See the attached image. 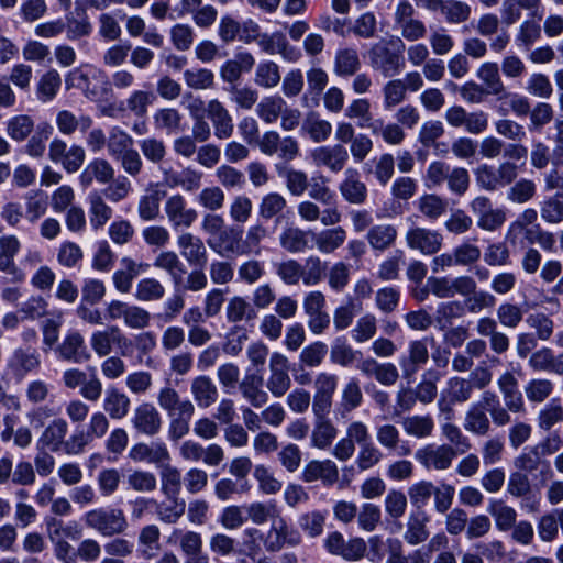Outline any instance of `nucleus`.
Segmentation results:
<instances>
[{"label":"nucleus","mask_w":563,"mask_h":563,"mask_svg":"<svg viewBox=\"0 0 563 563\" xmlns=\"http://www.w3.org/2000/svg\"><path fill=\"white\" fill-rule=\"evenodd\" d=\"M82 520L87 528L107 538L121 536L129 527L124 511L115 507H97L90 509L85 512Z\"/></svg>","instance_id":"obj_1"},{"label":"nucleus","mask_w":563,"mask_h":563,"mask_svg":"<svg viewBox=\"0 0 563 563\" xmlns=\"http://www.w3.org/2000/svg\"><path fill=\"white\" fill-rule=\"evenodd\" d=\"M473 394V385L470 379L461 376L450 377L441 389L437 401L439 418L453 420L455 418L454 406L467 402L472 399Z\"/></svg>","instance_id":"obj_2"},{"label":"nucleus","mask_w":563,"mask_h":563,"mask_svg":"<svg viewBox=\"0 0 563 563\" xmlns=\"http://www.w3.org/2000/svg\"><path fill=\"white\" fill-rule=\"evenodd\" d=\"M398 51H393L387 43L378 42L374 43L367 52L371 68L384 78L399 75L405 67L402 57L405 44L400 38H398Z\"/></svg>","instance_id":"obj_3"},{"label":"nucleus","mask_w":563,"mask_h":563,"mask_svg":"<svg viewBox=\"0 0 563 563\" xmlns=\"http://www.w3.org/2000/svg\"><path fill=\"white\" fill-rule=\"evenodd\" d=\"M394 29L401 35V41L419 42L427 36L423 21L416 18V9L409 0H399L394 10Z\"/></svg>","instance_id":"obj_4"},{"label":"nucleus","mask_w":563,"mask_h":563,"mask_svg":"<svg viewBox=\"0 0 563 563\" xmlns=\"http://www.w3.org/2000/svg\"><path fill=\"white\" fill-rule=\"evenodd\" d=\"M269 376L266 388L275 398L285 396L291 387L290 364L286 355L273 352L268 362Z\"/></svg>","instance_id":"obj_5"},{"label":"nucleus","mask_w":563,"mask_h":563,"mask_svg":"<svg viewBox=\"0 0 563 563\" xmlns=\"http://www.w3.org/2000/svg\"><path fill=\"white\" fill-rule=\"evenodd\" d=\"M324 549L332 555L346 561H358L364 558L367 545L363 538L355 537L347 541L339 531H332L323 540Z\"/></svg>","instance_id":"obj_6"},{"label":"nucleus","mask_w":563,"mask_h":563,"mask_svg":"<svg viewBox=\"0 0 563 563\" xmlns=\"http://www.w3.org/2000/svg\"><path fill=\"white\" fill-rule=\"evenodd\" d=\"M301 543L298 530L291 528L280 515L272 522L266 533L264 545L267 552H279L285 547H297Z\"/></svg>","instance_id":"obj_7"},{"label":"nucleus","mask_w":563,"mask_h":563,"mask_svg":"<svg viewBox=\"0 0 563 563\" xmlns=\"http://www.w3.org/2000/svg\"><path fill=\"white\" fill-rule=\"evenodd\" d=\"M456 454L450 444H429L419 449L415 457L427 470L445 471L451 467Z\"/></svg>","instance_id":"obj_8"},{"label":"nucleus","mask_w":563,"mask_h":563,"mask_svg":"<svg viewBox=\"0 0 563 563\" xmlns=\"http://www.w3.org/2000/svg\"><path fill=\"white\" fill-rule=\"evenodd\" d=\"M470 209L477 218V227L484 231H496L506 221L505 211L499 208H494L488 197H475L470 202Z\"/></svg>","instance_id":"obj_9"},{"label":"nucleus","mask_w":563,"mask_h":563,"mask_svg":"<svg viewBox=\"0 0 563 563\" xmlns=\"http://www.w3.org/2000/svg\"><path fill=\"white\" fill-rule=\"evenodd\" d=\"M409 249L419 251L423 255H433L442 247L443 236L437 230L422 227H411L405 234Z\"/></svg>","instance_id":"obj_10"},{"label":"nucleus","mask_w":563,"mask_h":563,"mask_svg":"<svg viewBox=\"0 0 563 563\" xmlns=\"http://www.w3.org/2000/svg\"><path fill=\"white\" fill-rule=\"evenodd\" d=\"M164 211L173 229H188L197 220L198 213L195 209L188 208L187 201L180 194L168 197L164 205Z\"/></svg>","instance_id":"obj_11"},{"label":"nucleus","mask_w":563,"mask_h":563,"mask_svg":"<svg viewBox=\"0 0 563 563\" xmlns=\"http://www.w3.org/2000/svg\"><path fill=\"white\" fill-rule=\"evenodd\" d=\"M177 246L189 266L202 268L208 263V251L200 236L184 231L177 236Z\"/></svg>","instance_id":"obj_12"},{"label":"nucleus","mask_w":563,"mask_h":563,"mask_svg":"<svg viewBox=\"0 0 563 563\" xmlns=\"http://www.w3.org/2000/svg\"><path fill=\"white\" fill-rule=\"evenodd\" d=\"M310 157L317 167H325L336 174L349 162V152L342 144L323 145L311 151Z\"/></svg>","instance_id":"obj_13"},{"label":"nucleus","mask_w":563,"mask_h":563,"mask_svg":"<svg viewBox=\"0 0 563 563\" xmlns=\"http://www.w3.org/2000/svg\"><path fill=\"white\" fill-rule=\"evenodd\" d=\"M130 421L137 433L147 437L158 434L163 424L159 411L151 402H142L136 406Z\"/></svg>","instance_id":"obj_14"},{"label":"nucleus","mask_w":563,"mask_h":563,"mask_svg":"<svg viewBox=\"0 0 563 563\" xmlns=\"http://www.w3.org/2000/svg\"><path fill=\"white\" fill-rule=\"evenodd\" d=\"M41 354L33 347H16L8 360V368L19 379L41 368Z\"/></svg>","instance_id":"obj_15"},{"label":"nucleus","mask_w":563,"mask_h":563,"mask_svg":"<svg viewBox=\"0 0 563 563\" xmlns=\"http://www.w3.org/2000/svg\"><path fill=\"white\" fill-rule=\"evenodd\" d=\"M479 153L487 159H494L504 153V157L508 159L521 161L527 157L528 150L525 145L519 143L505 144L501 140L495 136H487L481 142Z\"/></svg>","instance_id":"obj_16"},{"label":"nucleus","mask_w":563,"mask_h":563,"mask_svg":"<svg viewBox=\"0 0 563 563\" xmlns=\"http://www.w3.org/2000/svg\"><path fill=\"white\" fill-rule=\"evenodd\" d=\"M56 354L59 360L75 364L85 363L91 357L84 336L77 330L66 333L62 343L56 347Z\"/></svg>","instance_id":"obj_17"},{"label":"nucleus","mask_w":563,"mask_h":563,"mask_svg":"<svg viewBox=\"0 0 563 563\" xmlns=\"http://www.w3.org/2000/svg\"><path fill=\"white\" fill-rule=\"evenodd\" d=\"M115 176V169L106 158H93L81 170L78 180L82 189L90 188L93 183L99 185L110 184Z\"/></svg>","instance_id":"obj_18"},{"label":"nucleus","mask_w":563,"mask_h":563,"mask_svg":"<svg viewBox=\"0 0 563 563\" xmlns=\"http://www.w3.org/2000/svg\"><path fill=\"white\" fill-rule=\"evenodd\" d=\"M300 479L305 483L321 481L324 486H332L339 481V468L332 460H311L302 468Z\"/></svg>","instance_id":"obj_19"},{"label":"nucleus","mask_w":563,"mask_h":563,"mask_svg":"<svg viewBox=\"0 0 563 563\" xmlns=\"http://www.w3.org/2000/svg\"><path fill=\"white\" fill-rule=\"evenodd\" d=\"M297 211L302 221H320L324 227L335 225L340 223L342 219V213L338 206H327L325 209L321 210L319 205L312 200H303L299 202Z\"/></svg>","instance_id":"obj_20"},{"label":"nucleus","mask_w":563,"mask_h":563,"mask_svg":"<svg viewBox=\"0 0 563 563\" xmlns=\"http://www.w3.org/2000/svg\"><path fill=\"white\" fill-rule=\"evenodd\" d=\"M21 250V242L15 235L0 238V272L11 275L18 283L25 278L24 273L15 264L14 257Z\"/></svg>","instance_id":"obj_21"},{"label":"nucleus","mask_w":563,"mask_h":563,"mask_svg":"<svg viewBox=\"0 0 563 563\" xmlns=\"http://www.w3.org/2000/svg\"><path fill=\"white\" fill-rule=\"evenodd\" d=\"M129 455L135 462L154 464L158 468L165 463L170 462L169 450L163 441L136 443L131 448Z\"/></svg>","instance_id":"obj_22"},{"label":"nucleus","mask_w":563,"mask_h":563,"mask_svg":"<svg viewBox=\"0 0 563 563\" xmlns=\"http://www.w3.org/2000/svg\"><path fill=\"white\" fill-rule=\"evenodd\" d=\"M257 45L262 52L268 55L279 54L285 60L290 63H295L301 57L300 51L290 45L286 36L280 32L263 33Z\"/></svg>","instance_id":"obj_23"},{"label":"nucleus","mask_w":563,"mask_h":563,"mask_svg":"<svg viewBox=\"0 0 563 563\" xmlns=\"http://www.w3.org/2000/svg\"><path fill=\"white\" fill-rule=\"evenodd\" d=\"M68 422L64 418H55L44 427L41 435L36 441L37 450H48L51 452H59L63 450L66 435L68 433Z\"/></svg>","instance_id":"obj_24"},{"label":"nucleus","mask_w":563,"mask_h":563,"mask_svg":"<svg viewBox=\"0 0 563 563\" xmlns=\"http://www.w3.org/2000/svg\"><path fill=\"white\" fill-rule=\"evenodd\" d=\"M338 188L342 198L351 205H363L368 196L367 186L361 180L360 172L352 167L344 170Z\"/></svg>","instance_id":"obj_25"},{"label":"nucleus","mask_w":563,"mask_h":563,"mask_svg":"<svg viewBox=\"0 0 563 563\" xmlns=\"http://www.w3.org/2000/svg\"><path fill=\"white\" fill-rule=\"evenodd\" d=\"M263 385V376L260 373H251L249 368L239 383V390L252 407L262 408L269 399L268 393L264 390Z\"/></svg>","instance_id":"obj_26"},{"label":"nucleus","mask_w":563,"mask_h":563,"mask_svg":"<svg viewBox=\"0 0 563 563\" xmlns=\"http://www.w3.org/2000/svg\"><path fill=\"white\" fill-rule=\"evenodd\" d=\"M428 360L429 350L427 339L410 341L408 344V354L399 358L404 377H412L420 367L427 364Z\"/></svg>","instance_id":"obj_27"},{"label":"nucleus","mask_w":563,"mask_h":563,"mask_svg":"<svg viewBox=\"0 0 563 563\" xmlns=\"http://www.w3.org/2000/svg\"><path fill=\"white\" fill-rule=\"evenodd\" d=\"M206 111L212 123L214 136L219 140L231 137L234 131L233 119L223 103L212 99L208 101Z\"/></svg>","instance_id":"obj_28"},{"label":"nucleus","mask_w":563,"mask_h":563,"mask_svg":"<svg viewBox=\"0 0 563 563\" xmlns=\"http://www.w3.org/2000/svg\"><path fill=\"white\" fill-rule=\"evenodd\" d=\"M158 406L166 411L168 417L183 413L185 416L195 413V406L191 400L183 399L173 387H164L157 395Z\"/></svg>","instance_id":"obj_29"},{"label":"nucleus","mask_w":563,"mask_h":563,"mask_svg":"<svg viewBox=\"0 0 563 563\" xmlns=\"http://www.w3.org/2000/svg\"><path fill=\"white\" fill-rule=\"evenodd\" d=\"M398 238V230L394 224L380 223L372 225L365 239L374 252H385L391 249Z\"/></svg>","instance_id":"obj_30"},{"label":"nucleus","mask_w":563,"mask_h":563,"mask_svg":"<svg viewBox=\"0 0 563 563\" xmlns=\"http://www.w3.org/2000/svg\"><path fill=\"white\" fill-rule=\"evenodd\" d=\"M362 67L360 54L354 47H340L333 59V74L341 78L353 77Z\"/></svg>","instance_id":"obj_31"},{"label":"nucleus","mask_w":563,"mask_h":563,"mask_svg":"<svg viewBox=\"0 0 563 563\" xmlns=\"http://www.w3.org/2000/svg\"><path fill=\"white\" fill-rule=\"evenodd\" d=\"M377 442L388 451L396 452L399 456L411 453L407 441L401 440L400 431L391 423H385L376 428Z\"/></svg>","instance_id":"obj_32"},{"label":"nucleus","mask_w":563,"mask_h":563,"mask_svg":"<svg viewBox=\"0 0 563 563\" xmlns=\"http://www.w3.org/2000/svg\"><path fill=\"white\" fill-rule=\"evenodd\" d=\"M241 230H236L233 227L223 228L216 236V239H209L208 245L210 249L219 255L236 254L242 255L241 243Z\"/></svg>","instance_id":"obj_33"},{"label":"nucleus","mask_w":563,"mask_h":563,"mask_svg":"<svg viewBox=\"0 0 563 563\" xmlns=\"http://www.w3.org/2000/svg\"><path fill=\"white\" fill-rule=\"evenodd\" d=\"M331 227L312 233L316 247L321 254L334 253L346 241L347 233L343 227L336 224Z\"/></svg>","instance_id":"obj_34"},{"label":"nucleus","mask_w":563,"mask_h":563,"mask_svg":"<svg viewBox=\"0 0 563 563\" xmlns=\"http://www.w3.org/2000/svg\"><path fill=\"white\" fill-rule=\"evenodd\" d=\"M338 433L339 430L330 418L313 419L310 446L318 450H328L332 446Z\"/></svg>","instance_id":"obj_35"},{"label":"nucleus","mask_w":563,"mask_h":563,"mask_svg":"<svg viewBox=\"0 0 563 563\" xmlns=\"http://www.w3.org/2000/svg\"><path fill=\"white\" fill-rule=\"evenodd\" d=\"M104 413L111 419L121 420L128 416L131 407L129 396L117 387H109L106 390L103 404Z\"/></svg>","instance_id":"obj_36"},{"label":"nucleus","mask_w":563,"mask_h":563,"mask_svg":"<svg viewBox=\"0 0 563 563\" xmlns=\"http://www.w3.org/2000/svg\"><path fill=\"white\" fill-rule=\"evenodd\" d=\"M87 201L89 205L90 225L93 230L98 231L112 218L113 210L106 202L100 191H91L87 197Z\"/></svg>","instance_id":"obj_37"},{"label":"nucleus","mask_w":563,"mask_h":563,"mask_svg":"<svg viewBox=\"0 0 563 563\" xmlns=\"http://www.w3.org/2000/svg\"><path fill=\"white\" fill-rule=\"evenodd\" d=\"M190 391L200 408H209L217 401L219 396L216 384L206 375H200L192 379Z\"/></svg>","instance_id":"obj_38"},{"label":"nucleus","mask_w":563,"mask_h":563,"mask_svg":"<svg viewBox=\"0 0 563 563\" xmlns=\"http://www.w3.org/2000/svg\"><path fill=\"white\" fill-rule=\"evenodd\" d=\"M64 25L69 41L89 36L92 32L91 22L84 9H76L74 12L66 14Z\"/></svg>","instance_id":"obj_39"},{"label":"nucleus","mask_w":563,"mask_h":563,"mask_svg":"<svg viewBox=\"0 0 563 563\" xmlns=\"http://www.w3.org/2000/svg\"><path fill=\"white\" fill-rule=\"evenodd\" d=\"M153 266L166 272L175 287L181 284L183 274L186 272V268L176 252L162 251L155 256Z\"/></svg>","instance_id":"obj_40"},{"label":"nucleus","mask_w":563,"mask_h":563,"mask_svg":"<svg viewBox=\"0 0 563 563\" xmlns=\"http://www.w3.org/2000/svg\"><path fill=\"white\" fill-rule=\"evenodd\" d=\"M169 543H177L185 556L203 553L202 536L192 530L175 528L168 537Z\"/></svg>","instance_id":"obj_41"},{"label":"nucleus","mask_w":563,"mask_h":563,"mask_svg":"<svg viewBox=\"0 0 563 563\" xmlns=\"http://www.w3.org/2000/svg\"><path fill=\"white\" fill-rule=\"evenodd\" d=\"M463 428L475 435H486L490 430V420L483 405L472 404L465 412Z\"/></svg>","instance_id":"obj_42"},{"label":"nucleus","mask_w":563,"mask_h":563,"mask_svg":"<svg viewBox=\"0 0 563 563\" xmlns=\"http://www.w3.org/2000/svg\"><path fill=\"white\" fill-rule=\"evenodd\" d=\"M122 269H118L112 275V282L115 289L121 294H128L133 284V279L140 274L141 268L147 265L137 264L131 257H123L121 260Z\"/></svg>","instance_id":"obj_43"},{"label":"nucleus","mask_w":563,"mask_h":563,"mask_svg":"<svg viewBox=\"0 0 563 563\" xmlns=\"http://www.w3.org/2000/svg\"><path fill=\"white\" fill-rule=\"evenodd\" d=\"M62 87V77L56 69H48L37 80L35 85L36 99L42 103L51 102L55 99Z\"/></svg>","instance_id":"obj_44"},{"label":"nucleus","mask_w":563,"mask_h":563,"mask_svg":"<svg viewBox=\"0 0 563 563\" xmlns=\"http://www.w3.org/2000/svg\"><path fill=\"white\" fill-rule=\"evenodd\" d=\"M161 530L156 525L144 526L137 536V551L143 559L156 556L161 550Z\"/></svg>","instance_id":"obj_45"},{"label":"nucleus","mask_w":563,"mask_h":563,"mask_svg":"<svg viewBox=\"0 0 563 563\" xmlns=\"http://www.w3.org/2000/svg\"><path fill=\"white\" fill-rule=\"evenodd\" d=\"M161 492L166 499L179 498L181 490V473L169 462L159 467Z\"/></svg>","instance_id":"obj_46"},{"label":"nucleus","mask_w":563,"mask_h":563,"mask_svg":"<svg viewBox=\"0 0 563 563\" xmlns=\"http://www.w3.org/2000/svg\"><path fill=\"white\" fill-rule=\"evenodd\" d=\"M428 521V516L422 511L410 514L406 523V531L404 533L405 541L410 545H417L424 542L430 534L427 528Z\"/></svg>","instance_id":"obj_47"},{"label":"nucleus","mask_w":563,"mask_h":563,"mask_svg":"<svg viewBox=\"0 0 563 563\" xmlns=\"http://www.w3.org/2000/svg\"><path fill=\"white\" fill-rule=\"evenodd\" d=\"M308 92L302 101L306 107L318 104L319 96L329 82V76L321 67H312L307 71Z\"/></svg>","instance_id":"obj_48"},{"label":"nucleus","mask_w":563,"mask_h":563,"mask_svg":"<svg viewBox=\"0 0 563 563\" xmlns=\"http://www.w3.org/2000/svg\"><path fill=\"white\" fill-rule=\"evenodd\" d=\"M401 427L407 435L424 439L432 435L434 420L430 415L407 416L401 420Z\"/></svg>","instance_id":"obj_49"},{"label":"nucleus","mask_w":563,"mask_h":563,"mask_svg":"<svg viewBox=\"0 0 563 563\" xmlns=\"http://www.w3.org/2000/svg\"><path fill=\"white\" fill-rule=\"evenodd\" d=\"M308 234L298 227H287L279 234V245L288 253H302L309 247Z\"/></svg>","instance_id":"obj_50"},{"label":"nucleus","mask_w":563,"mask_h":563,"mask_svg":"<svg viewBox=\"0 0 563 563\" xmlns=\"http://www.w3.org/2000/svg\"><path fill=\"white\" fill-rule=\"evenodd\" d=\"M301 132L307 134L314 143L325 142L332 133V124L321 119L317 112L308 113L303 120Z\"/></svg>","instance_id":"obj_51"},{"label":"nucleus","mask_w":563,"mask_h":563,"mask_svg":"<svg viewBox=\"0 0 563 563\" xmlns=\"http://www.w3.org/2000/svg\"><path fill=\"white\" fill-rule=\"evenodd\" d=\"M487 511L494 518L495 526L499 531H509L516 523V509L506 505L503 500L492 499L487 507Z\"/></svg>","instance_id":"obj_52"},{"label":"nucleus","mask_w":563,"mask_h":563,"mask_svg":"<svg viewBox=\"0 0 563 563\" xmlns=\"http://www.w3.org/2000/svg\"><path fill=\"white\" fill-rule=\"evenodd\" d=\"M442 374L435 369H428L422 374L420 383L415 388L416 398L422 405H429L438 396V383Z\"/></svg>","instance_id":"obj_53"},{"label":"nucleus","mask_w":563,"mask_h":563,"mask_svg":"<svg viewBox=\"0 0 563 563\" xmlns=\"http://www.w3.org/2000/svg\"><path fill=\"white\" fill-rule=\"evenodd\" d=\"M476 76L484 84L483 87L489 95L499 97L501 93H505V86L496 63L486 62L482 64L476 71Z\"/></svg>","instance_id":"obj_54"},{"label":"nucleus","mask_w":563,"mask_h":563,"mask_svg":"<svg viewBox=\"0 0 563 563\" xmlns=\"http://www.w3.org/2000/svg\"><path fill=\"white\" fill-rule=\"evenodd\" d=\"M96 77V70L75 68L66 76V85L68 88H76L84 92V95L95 100L98 97V91L91 87L90 79Z\"/></svg>","instance_id":"obj_55"},{"label":"nucleus","mask_w":563,"mask_h":563,"mask_svg":"<svg viewBox=\"0 0 563 563\" xmlns=\"http://www.w3.org/2000/svg\"><path fill=\"white\" fill-rule=\"evenodd\" d=\"M225 318L229 323L250 321L255 318V310L244 297L233 296L225 307Z\"/></svg>","instance_id":"obj_56"},{"label":"nucleus","mask_w":563,"mask_h":563,"mask_svg":"<svg viewBox=\"0 0 563 563\" xmlns=\"http://www.w3.org/2000/svg\"><path fill=\"white\" fill-rule=\"evenodd\" d=\"M363 402V393L360 386V382L356 377L350 378L341 390V400L339 409L342 415L350 413L351 411L358 408Z\"/></svg>","instance_id":"obj_57"},{"label":"nucleus","mask_w":563,"mask_h":563,"mask_svg":"<svg viewBox=\"0 0 563 563\" xmlns=\"http://www.w3.org/2000/svg\"><path fill=\"white\" fill-rule=\"evenodd\" d=\"M302 284L307 287L317 286L325 277L327 263L318 255L308 256L301 264Z\"/></svg>","instance_id":"obj_58"},{"label":"nucleus","mask_w":563,"mask_h":563,"mask_svg":"<svg viewBox=\"0 0 563 563\" xmlns=\"http://www.w3.org/2000/svg\"><path fill=\"white\" fill-rule=\"evenodd\" d=\"M268 236V229L262 223L250 225L245 232V238L241 242L242 255H260L262 253V242Z\"/></svg>","instance_id":"obj_59"},{"label":"nucleus","mask_w":563,"mask_h":563,"mask_svg":"<svg viewBox=\"0 0 563 563\" xmlns=\"http://www.w3.org/2000/svg\"><path fill=\"white\" fill-rule=\"evenodd\" d=\"M286 101L279 96L264 97L256 106L257 117L265 123H275L284 112Z\"/></svg>","instance_id":"obj_60"},{"label":"nucleus","mask_w":563,"mask_h":563,"mask_svg":"<svg viewBox=\"0 0 563 563\" xmlns=\"http://www.w3.org/2000/svg\"><path fill=\"white\" fill-rule=\"evenodd\" d=\"M276 276L286 286H296L302 282L301 263L295 258H286L273 264Z\"/></svg>","instance_id":"obj_61"},{"label":"nucleus","mask_w":563,"mask_h":563,"mask_svg":"<svg viewBox=\"0 0 563 563\" xmlns=\"http://www.w3.org/2000/svg\"><path fill=\"white\" fill-rule=\"evenodd\" d=\"M133 137L123 129L112 126L109 131L107 150L110 157L115 159L126 151L133 148Z\"/></svg>","instance_id":"obj_62"},{"label":"nucleus","mask_w":563,"mask_h":563,"mask_svg":"<svg viewBox=\"0 0 563 563\" xmlns=\"http://www.w3.org/2000/svg\"><path fill=\"white\" fill-rule=\"evenodd\" d=\"M53 133V126L47 122L40 123L27 140L25 152L34 158H40L46 150V141Z\"/></svg>","instance_id":"obj_63"},{"label":"nucleus","mask_w":563,"mask_h":563,"mask_svg":"<svg viewBox=\"0 0 563 563\" xmlns=\"http://www.w3.org/2000/svg\"><path fill=\"white\" fill-rule=\"evenodd\" d=\"M35 122L29 114H18L12 117L7 124L8 135L16 142L27 140L35 131Z\"/></svg>","instance_id":"obj_64"}]
</instances>
